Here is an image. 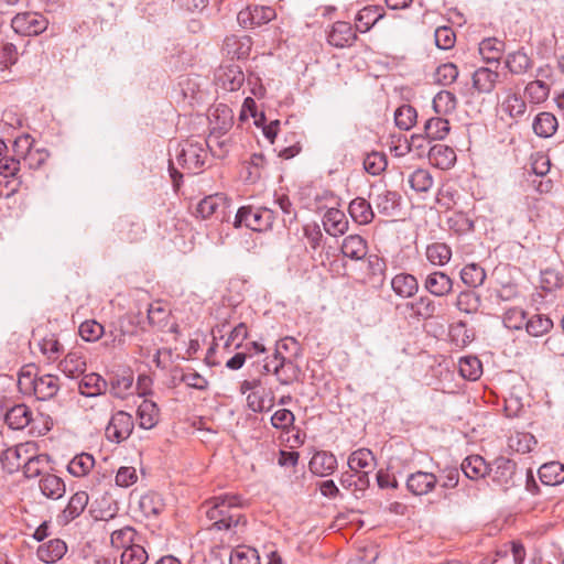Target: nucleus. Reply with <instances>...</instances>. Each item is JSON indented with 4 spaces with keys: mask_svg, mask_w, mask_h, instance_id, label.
I'll use <instances>...</instances> for the list:
<instances>
[{
    "mask_svg": "<svg viewBox=\"0 0 564 564\" xmlns=\"http://www.w3.org/2000/svg\"><path fill=\"white\" fill-rule=\"evenodd\" d=\"M206 517L213 521L212 527L217 530H229L237 527L243 518L239 512L240 497L236 495H220L207 501Z\"/></svg>",
    "mask_w": 564,
    "mask_h": 564,
    "instance_id": "f257e3e1",
    "label": "nucleus"
},
{
    "mask_svg": "<svg viewBox=\"0 0 564 564\" xmlns=\"http://www.w3.org/2000/svg\"><path fill=\"white\" fill-rule=\"evenodd\" d=\"M178 147L181 149L176 153L177 164L188 174L202 173L208 159V151L204 142L185 140Z\"/></svg>",
    "mask_w": 564,
    "mask_h": 564,
    "instance_id": "f03ea898",
    "label": "nucleus"
},
{
    "mask_svg": "<svg viewBox=\"0 0 564 564\" xmlns=\"http://www.w3.org/2000/svg\"><path fill=\"white\" fill-rule=\"evenodd\" d=\"M274 219V212L270 208L242 206L236 213L234 226L236 228L246 226L253 231H265L272 227Z\"/></svg>",
    "mask_w": 564,
    "mask_h": 564,
    "instance_id": "7ed1b4c3",
    "label": "nucleus"
},
{
    "mask_svg": "<svg viewBox=\"0 0 564 564\" xmlns=\"http://www.w3.org/2000/svg\"><path fill=\"white\" fill-rule=\"evenodd\" d=\"M19 386L21 389L32 390L39 400H50L54 398L59 390V378L50 373L32 377L30 372H21Z\"/></svg>",
    "mask_w": 564,
    "mask_h": 564,
    "instance_id": "20e7f679",
    "label": "nucleus"
},
{
    "mask_svg": "<svg viewBox=\"0 0 564 564\" xmlns=\"http://www.w3.org/2000/svg\"><path fill=\"white\" fill-rule=\"evenodd\" d=\"M224 127H213L208 138L205 140L204 145L212 153V155L224 159L231 147L230 138L226 134L232 126L231 110L228 107H224Z\"/></svg>",
    "mask_w": 564,
    "mask_h": 564,
    "instance_id": "39448f33",
    "label": "nucleus"
},
{
    "mask_svg": "<svg viewBox=\"0 0 564 564\" xmlns=\"http://www.w3.org/2000/svg\"><path fill=\"white\" fill-rule=\"evenodd\" d=\"M230 204L224 194H213L203 198L196 208L197 214L206 219L215 217L220 221H225L229 217L228 208Z\"/></svg>",
    "mask_w": 564,
    "mask_h": 564,
    "instance_id": "423d86ee",
    "label": "nucleus"
},
{
    "mask_svg": "<svg viewBox=\"0 0 564 564\" xmlns=\"http://www.w3.org/2000/svg\"><path fill=\"white\" fill-rule=\"evenodd\" d=\"M133 427L134 421L132 415L124 411H118L111 416L105 434L107 440L119 444L131 435Z\"/></svg>",
    "mask_w": 564,
    "mask_h": 564,
    "instance_id": "0eeeda50",
    "label": "nucleus"
},
{
    "mask_svg": "<svg viewBox=\"0 0 564 564\" xmlns=\"http://www.w3.org/2000/svg\"><path fill=\"white\" fill-rule=\"evenodd\" d=\"M11 26L21 35H37L46 30L47 20L36 12H22L12 19Z\"/></svg>",
    "mask_w": 564,
    "mask_h": 564,
    "instance_id": "6e6552de",
    "label": "nucleus"
},
{
    "mask_svg": "<svg viewBox=\"0 0 564 564\" xmlns=\"http://www.w3.org/2000/svg\"><path fill=\"white\" fill-rule=\"evenodd\" d=\"M517 464L507 457H498L489 465V474L494 482L508 489L514 485Z\"/></svg>",
    "mask_w": 564,
    "mask_h": 564,
    "instance_id": "1a4fd4ad",
    "label": "nucleus"
},
{
    "mask_svg": "<svg viewBox=\"0 0 564 564\" xmlns=\"http://www.w3.org/2000/svg\"><path fill=\"white\" fill-rule=\"evenodd\" d=\"M245 82L241 67L235 64L221 65L215 73V84L226 91L238 90Z\"/></svg>",
    "mask_w": 564,
    "mask_h": 564,
    "instance_id": "9d476101",
    "label": "nucleus"
},
{
    "mask_svg": "<svg viewBox=\"0 0 564 564\" xmlns=\"http://www.w3.org/2000/svg\"><path fill=\"white\" fill-rule=\"evenodd\" d=\"M443 115H438V117L430 118L424 123V134L429 140H444L449 133L451 126L449 121L442 117ZM424 139L421 134H413L411 137V143L417 148H421L422 144L419 141Z\"/></svg>",
    "mask_w": 564,
    "mask_h": 564,
    "instance_id": "9b49d317",
    "label": "nucleus"
},
{
    "mask_svg": "<svg viewBox=\"0 0 564 564\" xmlns=\"http://www.w3.org/2000/svg\"><path fill=\"white\" fill-rule=\"evenodd\" d=\"M405 485L412 495L424 496L434 491L438 485V478L433 473L416 470L408 476Z\"/></svg>",
    "mask_w": 564,
    "mask_h": 564,
    "instance_id": "f8f14e48",
    "label": "nucleus"
},
{
    "mask_svg": "<svg viewBox=\"0 0 564 564\" xmlns=\"http://www.w3.org/2000/svg\"><path fill=\"white\" fill-rule=\"evenodd\" d=\"M453 284L452 278L442 271L429 273L423 282L425 291L436 297H444L451 294Z\"/></svg>",
    "mask_w": 564,
    "mask_h": 564,
    "instance_id": "ddd939ff",
    "label": "nucleus"
},
{
    "mask_svg": "<svg viewBox=\"0 0 564 564\" xmlns=\"http://www.w3.org/2000/svg\"><path fill=\"white\" fill-rule=\"evenodd\" d=\"M252 41L250 36H237L231 34L225 37L223 52L227 57L231 59H242L249 56Z\"/></svg>",
    "mask_w": 564,
    "mask_h": 564,
    "instance_id": "4468645a",
    "label": "nucleus"
},
{
    "mask_svg": "<svg viewBox=\"0 0 564 564\" xmlns=\"http://www.w3.org/2000/svg\"><path fill=\"white\" fill-rule=\"evenodd\" d=\"M86 357L80 349L70 350L59 362L58 369L68 378L76 379L86 371Z\"/></svg>",
    "mask_w": 564,
    "mask_h": 564,
    "instance_id": "2eb2a0df",
    "label": "nucleus"
},
{
    "mask_svg": "<svg viewBox=\"0 0 564 564\" xmlns=\"http://www.w3.org/2000/svg\"><path fill=\"white\" fill-rule=\"evenodd\" d=\"M20 143H24L26 145V151L22 155L23 164L28 166L30 170H39L50 158V153L44 148H35L33 144V140H31L30 135H25L21 138L19 141H15V145L20 147Z\"/></svg>",
    "mask_w": 564,
    "mask_h": 564,
    "instance_id": "dca6fc26",
    "label": "nucleus"
},
{
    "mask_svg": "<svg viewBox=\"0 0 564 564\" xmlns=\"http://www.w3.org/2000/svg\"><path fill=\"white\" fill-rule=\"evenodd\" d=\"M28 453L29 444H19L14 447L7 448L0 456L2 468L9 474H13L20 468L23 469L24 459L29 456Z\"/></svg>",
    "mask_w": 564,
    "mask_h": 564,
    "instance_id": "f3484780",
    "label": "nucleus"
},
{
    "mask_svg": "<svg viewBox=\"0 0 564 564\" xmlns=\"http://www.w3.org/2000/svg\"><path fill=\"white\" fill-rule=\"evenodd\" d=\"M534 62L524 47L510 52L505 57V67L512 75H524L533 68Z\"/></svg>",
    "mask_w": 564,
    "mask_h": 564,
    "instance_id": "a211bd4d",
    "label": "nucleus"
},
{
    "mask_svg": "<svg viewBox=\"0 0 564 564\" xmlns=\"http://www.w3.org/2000/svg\"><path fill=\"white\" fill-rule=\"evenodd\" d=\"M34 421L37 422L33 412L23 403L12 406L4 415V422L11 430H23Z\"/></svg>",
    "mask_w": 564,
    "mask_h": 564,
    "instance_id": "6ab92c4d",
    "label": "nucleus"
},
{
    "mask_svg": "<svg viewBox=\"0 0 564 564\" xmlns=\"http://www.w3.org/2000/svg\"><path fill=\"white\" fill-rule=\"evenodd\" d=\"M356 39V32L351 24L345 21L335 22L327 36L328 43L339 48L350 46Z\"/></svg>",
    "mask_w": 564,
    "mask_h": 564,
    "instance_id": "aec40b11",
    "label": "nucleus"
},
{
    "mask_svg": "<svg viewBox=\"0 0 564 564\" xmlns=\"http://www.w3.org/2000/svg\"><path fill=\"white\" fill-rule=\"evenodd\" d=\"M499 73L489 67H479L473 74V87L478 94H490L499 82Z\"/></svg>",
    "mask_w": 564,
    "mask_h": 564,
    "instance_id": "412c9836",
    "label": "nucleus"
},
{
    "mask_svg": "<svg viewBox=\"0 0 564 564\" xmlns=\"http://www.w3.org/2000/svg\"><path fill=\"white\" fill-rule=\"evenodd\" d=\"M427 156L430 162L441 170H448L456 162V153L454 149L443 143H437L431 147Z\"/></svg>",
    "mask_w": 564,
    "mask_h": 564,
    "instance_id": "4be33fe9",
    "label": "nucleus"
},
{
    "mask_svg": "<svg viewBox=\"0 0 564 564\" xmlns=\"http://www.w3.org/2000/svg\"><path fill=\"white\" fill-rule=\"evenodd\" d=\"M89 502V496L86 491L80 490L75 492L65 509L62 511L59 519L64 524L78 518L86 509Z\"/></svg>",
    "mask_w": 564,
    "mask_h": 564,
    "instance_id": "5701e85b",
    "label": "nucleus"
},
{
    "mask_svg": "<svg viewBox=\"0 0 564 564\" xmlns=\"http://www.w3.org/2000/svg\"><path fill=\"white\" fill-rule=\"evenodd\" d=\"M325 231L330 236H340L348 230V220L344 212L337 208H329L323 217Z\"/></svg>",
    "mask_w": 564,
    "mask_h": 564,
    "instance_id": "b1692460",
    "label": "nucleus"
},
{
    "mask_svg": "<svg viewBox=\"0 0 564 564\" xmlns=\"http://www.w3.org/2000/svg\"><path fill=\"white\" fill-rule=\"evenodd\" d=\"M67 552L66 543L61 539H52L37 547V557L45 563H55Z\"/></svg>",
    "mask_w": 564,
    "mask_h": 564,
    "instance_id": "393cba45",
    "label": "nucleus"
},
{
    "mask_svg": "<svg viewBox=\"0 0 564 564\" xmlns=\"http://www.w3.org/2000/svg\"><path fill=\"white\" fill-rule=\"evenodd\" d=\"M393 292L403 299L413 297L419 291L417 279L410 273H399L391 280Z\"/></svg>",
    "mask_w": 564,
    "mask_h": 564,
    "instance_id": "a878e982",
    "label": "nucleus"
},
{
    "mask_svg": "<svg viewBox=\"0 0 564 564\" xmlns=\"http://www.w3.org/2000/svg\"><path fill=\"white\" fill-rule=\"evenodd\" d=\"M387 263L383 258L370 254L367 258V281L373 288H381L386 280Z\"/></svg>",
    "mask_w": 564,
    "mask_h": 564,
    "instance_id": "bb28decb",
    "label": "nucleus"
},
{
    "mask_svg": "<svg viewBox=\"0 0 564 564\" xmlns=\"http://www.w3.org/2000/svg\"><path fill=\"white\" fill-rule=\"evenodd\" d=\"M310 470L318 476L332 474L337 467L336 456L329 452H316L308 464Z\"/></svg>",
    "mask_w": 564,
    "mask_h": 564,
    "instance_id": "cd10ccee",
    "label": "nucleus"
},
{
    "mask_svg": "<svg viewBox=\"0 0 564 564\" xmlns=\"http://www.w3.org/2000/svg\"><path fill=\"white\" fill-rule=\"evenodd\" d=\"M351 219L358 225H368L375 218L370 203L364 197L354 198L348 206Z\"/></svg>",
    "mask_w": 564,
    "mask_h": 564,
    "instance_id": "c85d7f7f",
    "label": "nucleus"
},
{
    "mask_svg": "<svg viewBox=\"0 0 564 564\" xmlns=\"http://www.w3.org/2000/svg\"><path fill=\"white\" fill-rule=\"evenodd\" d=\"M460 468L464 475L471 480L485 478L489 474V465L480 455L467 456Z\"/></svg>",
    "mask_w": 564,
    "mask_h": 564,
    "instance_id": "c756f323",
    "label": "nucleus"
},
{
    "mask_svg": "<svg viewBox=\"0 0 564 564\" xmlns=\"http://www.w3.org/2000/svg\"><path fill=\"white\" fill-rule=\"evenodd\" d=\"M107 387V381L96 372L83 375V378L78 383L79 392L85 397L100 395L106 392Z\"/></svg>",
    "mask_w": 564,
    "mask_h": 564,
    "instance_id": "7c9ffc66",
    "label": "nucleus"
},
{
    "mask_svg": "<svg viewBox=\"0 0 564 564\" xmlns=\"http://www.w3.org/2000/svg\"><path fill=\"white\" fill-rule=\"evenodd\" d=\"M367 241L359 235L347 236L341 243V253L351 260H361L367 254Z\"/></svg>",
    "mask_w": 564,
    "mask_h": 564,
    "instance_id": "2f4dec72",
    "label": "nucleus"
},
{
    "mask_svg": "<svg viewBox=\"0 0 564 564\" xmlns=\"http://www.w3.org/2000/svg\"><path fill=\"white\" fill-rule=\"evenodd\" d=\"M140 427L144 430L153 429L160 420V410L155 402L143 400L137 410Z\"/></svg>",
    "mask_w": 564,
    "mask_h": 564,
    "instance_id": "473e14b6",
    "label": "nucleus"
},
{
    "mask_svg": "<svg viewBox=\"0 0 564 564\" xmlns=\"http://www.w3.org/2000/svg\"><path fill=\"white\" fill-rule=\"evenodd\" d=\"M348 466L352 473L371 471L376 466L375 455L368 448H359L349 455Z\"/></svg>",
    "mask_w": 564,
    "mask_h": 564,
    "instance_id": "72a5a7b5",
    "label": "nucleus"
},
{
    "mask_svg": "<svg viewBox=\"0 0 564 564\" xmlns=\"http://www.w3.org/2000/svg\"><path fill=\"white\" fill-rule=\"evenodd\" d=\"M554 324L552 318L542 313H534L527 316L525 330L530 336L540 337L547 334Z\"/></svg>",
    "mask_w": 564,
    "mask_h": 564,
    "instance_id": "f704fd0d",
    "label": "nucleus"
},
{
    "mask_svg": "<svg viewBox=\"0 0 564 564\" xmlns=\"http://www.w3.org/2000/svg\"><path fill=\"white\" fill-rule=\"evenodd\" d=\"M412 311V316L417 319L427 321L433 318L437 312V305L434 300L427 295H422L413 302L406 304Z\"/></svg>",
    "mask_w": 564,
    "mask_h": 564,
    "instance_id": "c9c22d12",
    "label": "nucleus"
},
{
    "mask_svg": "<svg viewBox=\"0 0 564 564\" xmlns=\"http://www.w3.org/2000/svg\"><path fill=\"white\" fill-rule=\"evenodd\" d=\"M505 51V42L496 37H488L479 43V53L486 63H495L497 66Z\"/></svg>",
    "mask_w": 564,
    "mask_h": 564,
    "instance_id": "e433bc0d",
    "label": "nucleus"
},
{
    "mask_svg": "<svg viewBox=\"0 0 564 564\" xmlns=\"http://www.w3.org/2000/svg\"><path fill=\"white\" fill-rule=\"evenodd\" d=\"M539 478L546 486H557L564 481V464L550 462L539 468Z\"/></svg>",
    "mask_w": 564,
    "mask_h": 564,
    "instance_id": "4c0bfd02",
    "label": "nucleus"
},
{
    "mask_svg": "<svg viewBox=\"0 0 564 564\" xmlns=\"http://www.w3.org/2000/svg\"><path fill=\"white\" fill-rule=\"evenodd\" d=\"M41 492L50 499H59L65 495L66 488L62 478L53 474H45L40 480Z\"/></svg>",
    "mask_w": 564,
    "mask_h": 564,
    "instance_id": "58836bf2",
    "label": "nucleus"
},
{
    "mask_svg": "<svg viewBox=\"0 0 564 564\" xmlns=\"http://www.w3.org/2000/svg\"><path fill=\"white\" fill-rule=\"evenodd\" d=\"M401 196L389 189H383L378 193L375 198V205L380 214L386 216H393L400 206Z\"/></svg>",
    "mask_w": 564,
    "mask_h": 564,
    "instance_id": "ea45409f",
    "label": "nucleus"
},
{
    "mask_svg": "<svg viewBox=\"0 0 564 564\" xmlns=\"http://www.w3.org/2000/svg\"><path fill=\"white\" fill-rule=\"evenodd\" d=\"M383 17L382 9L375 6L365 7L356 17V30L365 33Z\"/></svg>",
    "mask_w": 564,
    "mask_h": 564,
    "instance_id": "a19ab883",
    "label": "nucleus"
},
{
    "mask_svg": "<svg viewBox=\"0 0 564 564\" xmlns=\"http://www.w3.org/2000/svg\"><path fill=\"white\" fill-rule=\"evenodd\" d=\"M533 131L541 138L552 137L557 129V119L551 112H540L533 120Z\"/></svg>",
    "mask_w": 564,
    "mask_h": 564,
    "instance_id": "79ce46f5",
    "label": "nucleus"
},
{
    "mask_svg": "<svg viewBox=\"0 0 564 564\" xmlns=\"http://www.w3.org/2000/svg\"><path fill=\"white\" fill-rule=\"evenodd\" d=\"M301 375V367L293 359H289L282 360L275 378L282 386H291L300 380Z\"/></svg>",
    "mask_w": 564,
    "mask_h": 564,
    "instance_id": "37998d69",
    "label": "nucleus"
},
{
    "mask_svg": "<svg viewBox=\"0 0 564 564\" xmlns=\"http://www.w3.org/2000/svg\"><path fill=\"white\" fill-rule=\"evenodd\" d=\"M120 238L128 242L140 241L145 232L144 225L140 221L121 219L118 224Z\"/></svg>",
    "mask_w": 564,
    "mask_h": 564,
    "instance_id": "c03bdc74",
    "label": "nucleus"
},
{
    "mask_svg": "<svg viewBox=\"0 0 564 564\" xmlns=\"http://www.w3.org/2000/svg\"><path fill=\"white\" fill-rule=\"evenodd\" d=\"M139 507L145 517H151L159 516L164 510L165 505L160 494L150 491L141 496Z\"/></svg>",
    "mask_w": 564,
    "mask_h": 564,
    "instance_id": "a18cd8bd",
    "label": "nucleus"
},
{
    "mask_svg": "<svg viewBox=\"0 0 564 564\" xmlns=\"http://www.w3.org/2000/svg\"><path fill=\"white\" fill-rule=\"evenodd\" d=\"M426 259L434 265H445L452 258V249L444 242H434L426 247Z\"/></svg>",
    "mask_w": 564,
    "mask_h": 564,
    "instance_id": "49530a36",
    "label": "nucleus"
},
{
    "mask_svg": "<svg viewBox=\"0 0 564 564\" xmlns=\"http://www.w3.org/2000/svg\"><path fill=\"white\" fill-rule=\"evenodd\" d=\"M501 108L503 112L509 115V117L518 119L524 116L527 111V104L520 94L509 90Z\"/></svg>",
    "mask_w": 564,
    "mask_h": 564,
    "instance_id": "de8ad7c7",
    "label": "nucleus"
},
{
    "mask_svg": "<svg viewBox=\"0 0 564 564\" xmlns=\"http://www.w3.org/2000/svg\"><path fill=\"white\" fill-rule=\"evenodd\" d=\"M481 304V297L475 291L467 290L458 293L455 306L466 314H475Z\"/></svg>",
    "mask_w": 564,
    "mask_h": 564,
    "instance_id": "09e8293b",
    "label": "nucleus"
},
{
    "mask_svg": "<svg viewBox=\"0 0 564 564\" xmlns=\"http://www.w3.org/2000/svg\"><path fill=\"white\" fill-rule=\"evenodd\" d=\"M133 375L126 371L122 375L115 373L110 377V393L119 399H124L128 391L132 388Z\"/></svg>",
    "mask_w": 564,
    "mask_h": 564,
    "instance_id": "8fccbe9b",
    "label": "nucleus"
},
{
    "mask_svg": "<svg viewBox=\"0 0 564 564\" xmlns=\"http://www.w3.org/2000/svg\"><path fill=\"white\" fill-rule=\"evenodd\" d=\"M460 279L469 288H478L484 284L486 271L477 263H468L460 271Z\"/></svg>",
    "mask_w": 564,
    "mask_h": 564,
    "instance_id": "3c124183",
    "label": "nucleus"
},
{
    "mask_svg": "<svg viewBox=\"0 0 564 564\" xmlns=\"http://www.w3.org/2000/svg\"><path fill=\"white\" fill-rule=\"evenodd\" d=\"M95 465V458L91 454L82 453L76 455L67 465V470L75 477L87 475Z\"/></svg>",
    "mask_w": 564,
    "mask_h": 564,
    "instance_id": "603ef678",
    "label": "nucleus"
},
{
    "mask_svg": "<svg viewBox=\"0 0 564 564\" xmlns=\"http://www.w3.org/2000/svg\"><path fill=\"white\" fill-rule=\"evenodd\" d=\"M457 98L448 90H441L433 98V109L437 115H447L456 109Z\"/></svg>",
    "mask_w": 564,
    "mask_h": 564,
    "instance_id": "864d4df0",
    "label": "nucleus"
},
{
    "mask_svg": "<svg viewBox=\"0 0 564 564\" xmlns=\"http://www.w3.org/2000/svg\"><path fill=\"white\" fill-rule=\"evenodd\" d=\"M433 183V176L426 169H416L409 176V184L411 188L417 193L429 192L432 188Z\"/></svg>",
    "mask_w": 564,
    "mask_h": 564,
    "instance_id": "5fc2aeb1",
    "label": "nucleus"
},
{
    "mask_svg": "<svg viewBox=\"0 0 564 564\" xmlns=\"http://www.w3.org/2000/svg\"><path fill=\"white\" fill-rule=\"evenodd\" d=\"M137 540H139V535L137 531L132 527H124L119 530H115L111 533L110 542L113 547L126 550L130 545H133Z\"/></svg>",
    "mask_w": 564,
    "mask_h": 564,
    "instance_id": "6e6d98bb",
    "label": "nucleus"
},
{
    "mask_svg": "<svg viewBox=\"0 0 564 564\" xmlns=\"http://www.w3.org/2000/svg\"><path fill=\"white\" fill-rule=\"evenodd\" d=\"M230 564H260L258 551L253 547L239 545L231 551Z\"/></svg>",
    "mask_w": 564,
    "mask_h": 564,
    "instance_id": "4d7b16f0",
    "label": "nucleus"
},
{
    "mask_svg": "<svg viewBox=\"0 0 564 564\" xmlns=\"http://www.w3.org/2000/svg\"><path fill=\"white\" fill-rule=\"evenodd\" d=\"M48 464L47 455L28 456L24 459L23 474L26 478L41 476Z\"/></svg>",
    "mask_w": 564,
    "mask_h": 564,
    "instance_id": "13d9d810",
    "label": "nucleus"
},
{
    "mask_svg": "<svg viewBox=\"0 0 564 564\" xmlns=\"http://www.w3.org/2000/svg\"><path fill=\"white\" fill-rule=\"evenodd\" d=\"M417 112L411 105H402L394 112L397 127L402 130H410L416 122Z\"/></svg>",
    "mask_w": 564,
    "mask_h": 564,
    "instance_id": "bf43d9fd",
    "label": "nucleus"
},
{
    "mask_svg": "<svg viewBox=\"0 0 564 564\" xmlns=\"http://www.w3.org/2000/svg\"><path fill=\"white\" fill-rule=\"evenodd\" d=\"M459 373L468 380H477L481 372V362L477 357H463L459 359Z\"/></svg>",
    "mask_w": 564,
    "mask_h": 564,
    "instance_id": "052dcab7",
    "label": "nucleus"
},
{
    "mask_svg": "<svg viewBox=\"0 0 564 564\" xmlns=\"http://www.w3.org/2000/svg\"><path fill=\"white\" fill-rule=\"evenodd\" d=\"M525 95L533 104H540L547 99L550 94V87L543 80H532L527 84L524 88Z\"/></svg>",
    "mask_w": 564,
    "mask_h": 564,
    "instance_id": "680f3d73",
    "label": "nucleus"
},
{
    "mask_svg": "<svg viewBox=\"0 0 564 564\" xmlns=\"http://www.w3.org/2000/svg\"><path fill=\"white\" fill-rule=\"evenodd\" d=\"M447 224L451 230L458 235H464L474 230V220L465 213H454L448 219Z\"/></svg>",
    "mask_w": 564,
    "mask_h": 564,
    "instance_id": "e2e57ef3",
    "label": "nucleus"
},
{
    "mask_svg": "<svg viewBox=\"0 0 564 564\" xmlns=\"http://www.w3.org/2000/svg\"><path fill=\"white\" fill-rule=\"evenodd\" d=\"M528 313L521 308L512 307L503 314V325L513 330H519L525 327Z\"/></svg>",
    "mask_w": 564,
    "mask_h": 564,
    "instance_id": "0e129e2a",
    "label": "nucleus"
},
{
    "mask_svg": "<svg viewBox=\"0 0 564 564\" xmlns=\"http://www.w3.org/2000/svg\"><path fill=\"white\" fill-rule=\"evenodd\" d=\"M387 158L381 152H371L364 159V167L371 175H379L387 169Z\"/></svg>",
    "mask_w": 564,
    "mask_h": 564,
    "instance_id": "69168bd1",
    "label": "nucleus"
},
{
    "mask_svg": "<svg viewBox=\"0 0 564 564\" xmlns=\"http://www.w3.org/2000/svg\"><path fill=\"white\" fill-rule=\"evenodd\" d=\"M120 558L121 564H144L148 560V553L143 546L135 542L123 550Z\"/></svg>",
    "mask_w": 564,
    "mask_h": 564,
    "instance_id": "338daca9",
    "label": "nucleus"
},
{
    "mask_svg": "<svg viewBox=\"0 0 564 564\" xmlns=\"http://www.w3.org/2000/svg\"><path fill=\"white\" fill-rule=\"evenodd\" d=\"M542 349L549 356L564 357V335L553 334L549 336L542 344Z\"/></svg>",
    "mask_w": 564,
    "mask_h": 564,
    "instance_id": "774afa93",
    "label": "nucleus"
}]
</instances>
